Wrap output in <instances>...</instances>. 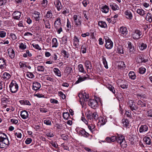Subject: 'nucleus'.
<instances>
[{
  "instance_id": "nucleus-1",
  "label": "nucleus",
  "mask_w": 152,
  "mask_h": 152,
  "mask_svg": "<svg viewBox=\"0 0 152 152\" xmlns=\"http://www.w3.org/2000/svg\"><path fill=\"white\" fill-rule=\"evenodd\" d=\"M10 144V141L7 135L0 132V148H4L8 147Z\"/></svg>"
},
{
  "instance_id": "nucleus-2",
  "label": "nucleus",
  "mask_w": 152,
  "mask_h": 152,
  "mask_svg": "<svg viewBox=\"0 0 152 152\" xmlns=\"http://www.w3.org/2000/svg\"><path fill=\"white\" fill-rule=\"evenodd\" d=\"M78 96L80 98V102L82 107L85 105V102L88 101L89 96V95L85 92L80 93Z\"/></svg>"
},
{
  "instance_id": "nucleus-3",
  "label": "nucleus",
  "mask_w": 152,
  "mask_h": 152,
  "mask_svg": "<svg viewBox=\"0 0 152 152\" xmlns=\"http://www.w3.org/2000/svg\"><path fill=\"white\" fill-rule=\"evenodd\" d=\"M9 87L10 91L12 93H15L19 89V85L18 82L13 80L10 83Z\"/></svg>"
},
{
  "instance_id": "nucleus-4",
  "label": "nucleus",
  "mask_w": 152,
  "mask_h": 152,
  "mask_svg": "<svg viewBox=\"0 0 152 152\" xmlns=\"http://www.w3.org/2000/svg\"><path fill=\"white\" fill-rule=\"evenodd\" d=\"M73 19L74 23L76 27H80L81 25L82 19L80 16L74 15L73 16Z\"/></svg>"
},
{
  "instance_id": "nucleus-5",
  "label": "nucleus",
  "mask_w": 152,
  "mask_h": 152,
  "mask_svg": "<svg viewBox=\"0 0 152 152\" xmlns=\"http://www.w3.org/2000/svg\"><path fill=\"white\" fill-rule=\"evenodd\" d=\"M54 26L56 29L57 30V33L60 34L62 31V24L60 18H57L54 23Z\"/></svg>"
},
{
  "instance_id": "nucleus-6",
  "label": "nucleus",
  "mask_w": 152,
  "mask_h": 152,
  "mask_svg": "<svg viewBox=\"0 0 152 152\" xmlns=\"http://www.w3.org/2000/svg\"><path fill=\"white\" fill-rule=\"evenodd\" d=\"M105 40V47L108 49H111L113 46V42L107 37H104Z\"/></svg>"
},
{
  "instance_id": "nucleus-7",
  "label": "nucleus",
  "mask_w": 152,
  "mask_h": 152,
  "mask_svg": "<svg viewBox=\"0 0 152 152\" xmlns=\"http://www.w3.org/2000/svg\"><path fill=\"white\" fill-rule=\"evenodd\" d=\"M142 34L141 31L138 29H135L132 34L133 38L134 39H138L140 38Z\"/></svg>"
},
{
  "instance_id": "nucleus-8",
  "label": "nucleus",
  "mask_w": 152,
  "mask_h": 152,
  "mask_svg": "<svg viewBox=\"0 0 152 152\" xmlns=\"http://www.w3.org/2000/svg\"><path fill=\"white\" fill-rule=\"evenodd\" d=\"M119 31L121 34L124 37H127L128 33V31L126 27L122 26L120 28Z\"/></svg>"
},
{
  "instance_id": "nucleus-9",
  "label": "nucleus",
  "mask_w": 152,
  "mask_h": 152,
  "mask_svg": "<svg viewBox=\"0 0 152 152\" xmlns=\"http://www.w3.org/2000/svg\"><path fill=\"white\" fill-rule=\"evenodd\" d=\"M127 105L132 111L138 110V107L133 103V101L132 100H129L127 103Z\"/></svg>"
},
{
  "instance_id": "nucleus-10",
  "label": "nucleus",
  "mask_w": 152,
  "mask_h": 152,
  "mask_svg": "<svg viewBox=\"0 0 152 152\" xmlns=\"http://www.w3.org/2000/svg\"><path fill=\"white\" fill-rule=\"evenodd\" d=\"M88 104L89 106L94 109H96L98 106L97 101L93 99H91L89 101Z\"/></svg>"
},
{
  "instance_id": "nucleus-11",
  "label": "nucleus",
  "mask_w": 152,
  "mask_h": 152,
  "mask_svg": "<svg viewBox=\"0 0 152 152\" xmlns=\"http://www.w3.org/2000/svg\"><path fill=\"white\" fill-rule=\"evenodd\" d=\"M56 8L58 11H60L62 8V6L61 3L59 0H56L54 1L53 2Z\"/></svg>"
},
{
  "instance_id": "nucleus-12",
  "label": "nucleus",
  "mask_w": 152,
  "mask_h": 152,
  "mask_svg": "<svg viewBox=\"0 0 152 152\" xmlns=\"http://www.w3.org/2000/svg\"><path fill=\"white\" fill-rule=\"evenodd\" d=\"M13 18L16 20H20L21 17V12L19 11H15L12 14Z\"/></svg>"
},
{
  "instance_id": "nucleus-13",
  "label": "nucleus",
  "mask_w": 152,
  "mask_h": 152,
  "mask_svg": "<svg viewBox=\"0 0 152 152\" xmlns=\"http://www.w3.org/2000/svg\"><path fill=\"white\" fill-rule=\"evenodd\" d=\"M148 125H142L139 128V132L140 133H144L147 132L148 130Z\"/></svg>"
},
{
  "instance_id": "nucleus-14",
  "label": "nucleus",
  "mask_w": 152,
  "mask_h": 152,
  "mask_svg": "<svg viewBox=\"0 0 152 152\" xmlns=\"http://www.w3.org/2000/svg\"><path fill=\"white\" fill-rule=\"evenodd\" d=\"M79 77L78 80L75 82V84H77L82 82L86 80L89 77V76L88 74H86V75L82 77L79 75Z\"/></svg>"
},
{
  "instance_id": "nucleus-15",
  "label": "nucleus",
  "mask_w": 152,
  "mask_h": 152,
  "mask_svg": "<svg viewBox=\"0 0 152 152\" xmlns=\"http://www.w3.org/2000/svg\"><path fill=\"white\" fill-rule=\"evenodd\" d=\"M115 50L116 53L119 54H123L124 53L123 48L120 45L116 46L115 48Z\"/></svg>"
},
{
  "instance_id": "nucleus-16",
  "label": "nucleus",
  "mask_w": 152,
  "mask_h": 152,
  "mask_svg": "<svg viewBox=\"0 0 152 152\" xmlns=\"http://www.w3.org/2000/svg\"><path fill=\"white\" fill-rule=\"evenodd\" d=\"M9 56L11 58L13 59L15 56V51L13 49L11 48H9L7 50Z\"/></svg>"
},
{
  "instance_id": "nucleus-17",
  "label": "nucleus",
  "mask_w": 152,
  "mask_h": 152,
  "mask_svg": "<svg viewBox=\"0 0 152 152\" xmlns=\"http://www.w3.org/2000/svg\"><path fill=\"white\" fill-rule=\"evenodd\" d=\"M6 66V60L4 58H0V68L4 69Z\"/></svg>"
},
{
  "instance_id": "nucleus-18",
  "label": "nucleus",
  "mask_w": 152,
  "mask_h": 152,
  "mask_svg": "<svg viewBox=\"0 0 152 152\" xmlns=\"http://www.w3.org/2000/svg\"><path fill=\"white\" fill-rule=\"evenodd\" d=\"M41 86L40 83L37 82H35L33 84L32 89L34 91H37L40 88Z\"/></svg>"
},
{
  "instance_id": "nucleus-19",
  "label": "nucleus",
  "mask_w": 152,
  "mask_h": 152,
  "mask_svg": "<svg viewBox=\"0 0 152 152\" xmlns=\"http://www.w3.org/2000/svg\"><path fill=\"white\" fill-rule=\"evenodd\" d=\"M99 123L101 125H104L107 122V118L105 116H100L99 118Z\"/></svg>"
},
{
  "instance_id": "nucleus-20",
  "label": "nucleus",
  "mask_w": 152,
  "mask_h": 152,
  "mask_svg": "<svg viewBox=\"0 0 152 152\" xmlns=\"http://www.w3.org/2000/svg\"><path fill=\"white\" fill-rule=\"evenodd\" d=\"M28 112L26 111L23 110L20 112V116L23 119H26L28 117Z\"/></svg>"
},
{
  "instance_id": "nucleus-21",
  "label": "nucleus",
  "mask_w": 152,
  "mask_h": 152,
  "mask_svg": "<svg viewBox=\"0 0 152 152\" xmlns=\"http://www.w3.org/2000/svg\"><path fill=\"white\" fill-rule=\"evenodd\" d=\"M125 14L126 16V18L131 20L133 16L132 13L129 10H126L125 12Z\"/></svg>"
},
{
  "instance_id": "nucleus-22",
  "label": "nucleus",
  "mask_w": 152,
  "mask_h": 152,
  "mask_svg": "<svg viewBox=\"0 0 152 152\" xmlns=\"http://www.w3.org/2000/svg\"><path fill=\"white\" fill-rule=\"evenodd\" d=\"M137 104L140 107H143L146 106V102L144 101L139 100L137 103Z\"/></svg>"
},
{
  "instance_id": "nucleus-23",
  "label": "nucleus",
  "mask_w": 152,
  "mask_h": 152,
  "mask_svg": "<svg viewBox=\"0 0 152 152\" xmlns=\"http://www.w3.org/2000/svg\"><path fill=\"white\" fill-rule=\"evenodd\" d=\"M74 45L75 46V47L77 48H79L80 47L79 42V39L76 37L75 36L74 37Z\"/></svg>"
},
{
  "instance_id": "nucleus-24",
  "label": "nucleus",
  "mask_w": 152,
  "mask_h": 152,
  "mask_svg": "<svg viewBox=\"0 0 152 152\" xmlns=\"http://www.w3.org/2000/svg\"><path fill=\"white\" fill-rule=\"evenodd\" d=\"M110 7L113 10H116L119 9V7L115 3H111L110 4Z\"/></svg>"
},
{
  "instance_id": "nucleus-25",
  "label": "nucleus",
  "mask_w": 152,
  "mask_h": 152,
  "mask_svg": "<svg viewBox=\"0 0 152 152\" xmlns=\"http://www.w3.org/2000/svg\"><path fill=\"white\" fill-rule=\"evenodd\" d=\"M53 72L55 74L59 77L61 76V72L59 69L57 68H55L53 69Z\"/></svg>"
},
{
  "instance_id": "nucleus-26",
  "label": "nucleus",
  "mask_w": 152,
  "mask_h": 152,
  "mask_svg": "<svg viewBox=\"0 0 152 152\" xmlns=\"http://www.w3.org/2000/svg\"><path fill=\"white\" fill-rule=\"evenodd\" d=\"M106 87L109 89V90L113 93L114 94H115V90L114 87L110 84H107L106 85Z\"/></svg>"
},
{
  "instance_id": "nucleus-27",
  "label": "nucleus",
  "mask_w": 152,
  "mask_h": 152,
  "mask_svg": "<svg viewBox=\"0 0 152 152\" xmlns=\"http://www.w3.org/2000/svg\"><path fill=\"white\" fill-rule=\"evenodd\" d=\"M109 7L106 5L102 6L101 8V10L103 12L105 13H107L109 11Z\"/></svg>"
},
{
  "instance_id": "nucleus-28",
  "label": "nucleus",
  "mask_w": 152,
  "mask_h": 152,
  "mask_svg": "<svg viewBox=\"0 0 152 152\" xmlns=\"http://www.w3.org/2000/svg\"><path fill=\"white\" fill-rule=\"evenodd\" d=\"M143 140L147 145H150L151 144V139L148 137H145L143 139Z\"/></svg>"
},
{
  "instance_id": "nucleus-29",
  "label": "nucleus",
  "mask_w": 152,
  "mask_h": 152,
  "mask_svg": "<svg viewBox=\"0 0 152 152\" xmlns=\"http://www.w3.org/2000/svg\"><path fill=\"white\" fill-rule=\"evenodd\" d=\"M58 45L57 40L56 38H54L52 40V47L56 48Z\"/></svg>"
},
{
  "instance_id": "nucleus-30",
  "label": "nucleus",
  "mask_w": 152,
  "mask_h": 152,
  "mask_svg": "<svg viewBox=\"0 0 152 152\" xmlns=\"http://www.w3.org/2000/svg\"><path fill=\"white\" fill-rule=\"evenodd\" d=\"M11 76L7 72H4L2 78L5 80L9 79L10 77Z\"/></svg>"
},
{
  "instance_id": "nucleus-31",
  "label": "nucleus",
  "mask_w": 152,
  "mask_h": 152,
  "mask_svg": "<svg viewBox=\"0 0 152 152\" xmlns=\"http://www.w3.org/2000/svg\"><path fill=\"white\" fill-rule=\"evenodd\" d=\"M40 13L37 12H35L33 14V17L34 18L36 21H38L39 20V15Z\"/></svg>"
},
{
  "instance_id": "nucleus-32",
  "label": "nucleus",
  "mask_w": 152,
  "mask_h": 152,
  "mask_svg": "<svg viewBox=\"0 0 152 152\" xmlns=\"http://www.w3.org/2000/svg\"><path fill=\"white\" fill-rule=\"evenodd\" d=\"M138 46L139 49L141 50L145 49L147 47V45L143 43H139Z\"/></svg>"
},
{
  "instance_id": "nucleus-33",
  "label": "nucleus",
  "mask_w": 152,
  "mask_h": 152,
  "mask_svg": "<svg viewBox=\"0 0 152 152\" xmlns=\"http://www.w3.org/2000/svg\"><path fill=\"white\" fill-rule=\"evenodd\" d=\"M118 143H119L120 145L122 148H126L127 146V143L125 141V139H124L121 141H119Z\"/></svg>"
},
{
  "instance_id": "nucleus-34",
  "label": "nucleus",
  "mask_w": 152,
  "mask_h": 152,
  "mask_svg": "<svg viewBox=\"0 0 152 152\" xmlns=\"http://www.w3.org/2000/svg\"><path fill=\"white\" fill-rule=\"evenodd\" d=\"M78 69L79 72H80L84 74L86 73V71L84 69L82 64H79L78 66Z\"/></svg>"
},
{
  "instance_id": "nucleus-35",
  "label": "nucleus",
  "mask_w": 152,
  "mask_h": 152,
  "mask_svg": "<svg viewBox=\"0 0 152 152\" xmlns=\"http://www.w3.org/2000/svg\"><path fill=\"white\" fill-rule=\"evenodd\" d=\"M145 19L147 21L150 23L152 22V15L151 13H147L145 18Z\"/></svg>"
},
{
  "instance_id": "nucleus-36",
  "label": "nucleus",
  "mask_w": 152,
  "mask_h": 152,
  "mask_svg": "<svg viewBox=\"0 0 152 152\" xmlns=\"http://www.w3.org/2000/svg\"><path fill=\"white\" fill-rule=\"evenodd\" d=\"M20 102L22 105H31V104L30 102L28 100H26L24 99L23 100H21L20 101Z\"/></svg>"
},
{
  "instance_id": "nucleus-37",
  "label": "nucleus",
  "mask_w": 152,
  "mask_h": 152,
  "mask_svg": "<svg viewBox=\"0 0 152 152\" xmlns=\"http://www.w3.org/2000/svg\"><path fill=\"white\" fill-rule=\"evenodd\" d=\"M53 17L52 11L51 10H48L46 13V17L49 19H51Z\"/></svg>"
},
{
  "instance_id": "nucleus-38",
  "label": "nucleus",
  "mask_w": 152,
  "mask_h": 152,
  "mask_svg": "<svg viewBox=\"0 0 152 152\" xmlns=\"http://www.w3.org/2000/svg\"><path fill=\"white\" fill-rule=\"evenodd\" d=\"M129 78L132 80H134L136 79V76L134 72H130L129 74Z\"/></svg>"
},
{
  "instance_id": "nucleus-39",
  "label": "nucleus",
  "mask_w": 152,
  "mask_h": 152,
  "mask_svg": "<svg viewBox=\"0 0 152 152\" xmlns=\"http://www.w3.org/2000/svg\"><path fill=\"white\" fill-rule=\"evenodd\" d=\"M85 65L86 68V69H91V68L92 67L91 62L89 61H86L85 63Z\"/></svg>"
},
{
  "instance_id": "nucleus-40",
  "label": "nucleus",
  "mask_w": 152,
  "mask_h": 152,
  "mask_svg": "<svg viewBox=\"0 0 152 152\" xmlns=\"http://www.w3.org/2000/svg\"><path fill=\"white\" fill-rule=\"evenodd\" d=\"M145 12L142 9H138L137 10V13L142 16H144L145 14Z\"/></svg>"
},
{
  "instance_id": "nucleus-41",
  "label": "nucleus",
  "mask_w": 152,
  "mask_h": 152,
  "mask_svg": "<svg viewBox=\"0 0 152 152\" xmlns=\"http://www.w3.org/2000/svg\"><path fill=\"white\" fill-rule=\"evenodd\" d=\"M98 25L101 28H106L107 27V25L105 22L100 21L98 22Z\"/></svg>"
},
{
  "instance_id": "nucleus-42",
  "label": "nucleus",
  "mask_w": 152,
  "mask_h": 152,
  "mask_svg": "<svg viewBox=\"0 0 152 152\" xmlns=\"http://www.w3.org/2000/svg\"><path fill=\"white\" fill-rule=\"evenodd\" d=\"M122 123L123 126L125 127H128L129 125V123L127 119H123L122 120Z\"/></svg>"
},
{
  "instance_id": "nucleus-43",
  "label": "nucleus",
  "mask_w": 152,
  "mask_h": 152,
  "mask_svg": "<svg viewBox=\"0 0 152 152\" xmlns=\"http://www.w3.org/2000/svg\"><path fill=\"white\" fill-rule=\"evenodd\" d=\"M117 140L118 142L119 143V141H121L125 139L124 136L122 135L118 134L116 136Z\"/></svg>"
},
{
  "instance_id": "nucleus-44",
  "label": "nucleus",
  "mask_w": 152,
  "mask_h": 152,
  "mask_svg": "<svg viewBox=\"0 0 152 152\" xmlns=\"http://www.w3.org/2000/svg\"><path fill=\"white\" fill-rule=\"evenodd\" d=\"M43 21L44 22L45 27L47 28H50V25L49 21L48 20H45L44 19H43Z\"/></svg>"
},
{
  "instance_id": "nucleus-45",
  "label": "nucleus",
  "mask_w": 152,
  "mask_h": 152,
  "mask_svg": "<svg viewBox=\"0 0 152 152\" xmlns=\"http://www.w3.org/2000/svg\"><path fill=\"white\" fill-rule=\"evenodd\" d=\"M95 125L94 124H91V125H88V128L92 132H93L95 130Z\"/></svg>"
},
{
  "instance_id": "nucleus-46",
  "label": "nucleus",
  "mask_w": 152,
  "mask_h": 152,
  "mask_svg": "<svg viewBox=\"0 0 152 152\" xmlns=\"http://www.w3.org/2000/svg\"><path fill=\"white\" fill-rule=\"evenodd\" d=\"M102 63L104 65V67L106 69L108 68L107 63L105 58L103 57L102 59Z\"/></svg>"
},
{
  "instance_id": "nucleus-47",
  "label": "nucleus",
  "mask_w": 152,
  "mask_h": 152,
  "mask_svg": "<svg viewBox=\"0 0 152 152\" xmlns=\"http://www.w3.org/2000/svg\"><path fill=\"white\" fill-rule=\"evenodd\" d=\"M26 76L30 78H33L34 77V75L32 73L28 72H26Z\"/></svg>"
},
{
  "instance_id": "nucleus-48",
  "label": "nucleus",
  "mask_w": 152,
  "mask_h": 152,
  "mask_svg": "<svg viewBox=\"0 0 152 152\" xmlns=\"http://www.w3.org/2000/svg\"><path fill=\"white\" fill-rule=\"evenodd\" d=\"M87 118L90 120L93 119L92 113L90 111H88V113L86 114Z\"/></svg>"
},
{
  "instance_id": "nucleus-49",
  "label": "nucleus",
  "mask_w": 152,
  "mask_h": 152,
  "mask_svg": "<svg viewBox=\"0 0 152 152\" xmlns=\"http://www.w3.org/2000/svg\"><path fill=\"white\" fill-rule=\"evenodd\" d=\"M61 53L63 54L64 57L66 58H68L69 57V55L66 50H61Z\"/></svg>"
},
{
  "instance_id": "nucleus-50",
  "label": "nucleus",
  "mask_w": 152,
  "mask_h": 152,
  "mask_svg": "<svg viewBox=\"0 0 152 152\" xmlns=\"http://www.w3.org/2000/svg\"><path fill=\"white\" fill-rule=\"evenodd\" d=\"M127 44L128 46V48L129 49V51H133L134 50V48L132 45L131 43L130 42H128Z\"/></svg>"
},
{
  "instance_id": "nucleus-51",
  "label": "nucleus",
  "mask_w": 152,
  "mask_h": 152,
  "mask_svg": "<svg viewBox=\"0 0 152 152\" xmlns=\"http://www.w3.org/2000/svg\"><path fill=\"white\" fill-rule=\"evenodd\" d=\"M37 70L39 72H44L45 69V67L42 66H38L37 67Z\"/></svg>"
},
{
  "instance_id": "nucleus-52",
  "label": "nucleus",
  "mask_w": 152,
  "mask_h": 152,
  "mask_svg": "<svg viewBox=\"0 0 152 152\" xmlns=\"http://www.w3.org/2000/svg\"><path fill=\"white\" fill-rule=\"evenodd\" d=\"M146 70L145 68L141 67L139 69V72L141 74H143L145 72Z\"/></svg>"
},
{
  "instance_id": "nucleus-53",
  "label": "nucleus",
  "mask_w": 152,
  "mask_h": 152,
  "mask_svg": "<svg viewBox=\"0 0 152 152\" xmlns=\"http://www.w3.org/2000/svg\"><path fill=\"white\" fill-rule=\"evenodd\" d=\"M39 110L42 113H46L48 111V110L47 108L43 107L39 108Z\"/></svg>"
},
{
  "instance_id": "nucleus-54",
  "label": "nucleus",
  "mask_w": 152,
  "mask_h": 152,
  "mask_svg": "<svg viewBox=\"0 0 152 152\" xmlns=\"http://www.w3.org/2000/svg\"><path fill=\"white\" fill-rule=\"evenodd\" d=\"M19 47L21 50H24L26 48V45L23 43H20Z\"/></svg>"
},
{
  "instance_id": "nucleus-55",
  "label": "nucleus",
  "mask_w": 152,
  "mask_h": 152,
  "mask_svg": "<svg viewBox=\"0 0 152 152\" xmlns=\"http://www.w3.org/2000/svg\"><path fill=\"white\" fill-rule=\"evenodd\" d=\"M120 86L123 89H126L128 87V85L126 82L124 81L123 84H122Z\"/></svg>"
},
{
  "instance_id": "nucleus-56",
  "label": "nucleus",
  "mask_w": 152,
  "mask_h": 152,
  "mask_svg": "<svg viewBox=\"0 0 152 152\" xmlns=\"http://www.w3.org/2000/svg\"><path fill=\"white\" fill-rule=\"evenodd\" d=\"M19 65L21 68H23L24 67L27 66L26 63L24 61H21L19 63Z\"/></svg>"
},
{
  "instance_id": "nucleus-57",
  "label": "nucleus",
  "mask_w": 152,
  "mask_h": 152,
  "mask_svg": "<svg viewBox=\"0 0 152 152\" xmlns=\"http://www.w3.org/2000/svg\"><path fill=\"white\" fill-rule=\"evenodd\" d=\"M137 96L138 99H141L142 98H145L146 96L144 94H137Z\"/></svg>"
},
{
  "instance_id": "nucleus-58",
  "label": "nucleus",
  "mask_w": 152,
  "mask_h": 152,
  "mask_svg": "<svg viewBox=\"0 0 152 152\" xmlns=\"http://www.w3.org/2000/svg\"><path fill=\"white\" fill-rule=\"evenodd\" d=\"M66 72L68 74L71 73L72 71V68L71 67H66Z\"/></svg>"
},
{
  "instance_id": "nucleus-59",
  "label": "nucleus",
  "mask_w": 152,
  "mask_h": 152,
  "mask_svg": "<svg viewBox=\"0 0 152 152\" xmlns=\"http://www.w3.org/2000/svg\"><path fill=\"white\" fill-rule=\"evenodd\" d=\"M48 3V1L47 0H43L42 2V6L44 7L47 6Z\"/></svg>"
},
{
  "instance_id": "nucleus-60",
  "label": "nucleus",
  "mask_w": 152,
  "mask_h": 152,
  "mask_svg": "<svg viewBox=\"0 0 152 152\" xmlns=\"http://www.w3.org/2000/svg\"><path fill=\"white\" fill-rule=\"evenodd\" d=\"M6 32L4 31H0V37L1 38H4L5 37L6 35Z\"/></svg>"
},
{
  "instance_id": "nucleus-61",
  "label": "nucleus",
  "mask_w": 152,
  "mask_h": 152,
  "mask_svg": "<svg viewBox=\"0 0 152 152\" xmlns=\"http://www.w3.org/2000/svg\"><path fill=\"white\" fill-rule=\"evenodd\" d=\"M50 143L55 148H57L58 147V145L56 143V142H53L52 141H50Z\"/></svg>"
},
{
  "instance_id": "nucleus-62",
  "label": "nucleus",
  "mask_w": 152,
  "mask_h": 152,
  "mask_svg": "<svg viewBox=\"0 0 152 152\" xmlns=\"http://www.w3.org/2000/svg\"><path fill=\"white\" fill-rule=\"evenodd\" d=\"M89 3V1L88 0H84L82 2V4L83 5L84 7H86L87 6V5Z\"/></svg>"
},
{
  "instance_id": "nucleus-63",
  "label": "nucleus",
  "mask_w": 152,
  "mask_h": 152,
  "mask_svg": "<svg viewBox=\"0 0 152 152\" xmlns=\"http://www.w3.org/2000/svg\"><path fill=\"white\" fill-rule=\"evenodd\" d=\"M46 135L47 137H52L54 136L53 132L50 131L48 132Z\"/></svg>"
},
{
  "instance_id": "nucleus-64",
  "label": "nucleus",
  "mask_w": 152,
  "mask_h": 152,
  "mask_svg": "<svg viewBox=\"0 0 152 152\" xmlns=\"http://www.w3.org/2000/svg\"><path fill=\"white\" fill-rule=\"evenodd\" d=\"M61 146L64 148V150H66L67 151L69 150V148L67 145L64 144V143H62L61 144Z\"/></svg>"
}]
</instances>
